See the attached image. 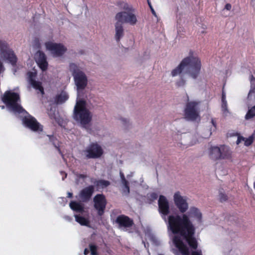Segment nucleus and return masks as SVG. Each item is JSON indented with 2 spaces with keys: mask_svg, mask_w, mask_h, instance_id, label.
Segmentation results:
<instances>
[{
  "mask_svg": "<svg viewBox=\"0 0 255 255\" xmlns=\"http://www.w3.org/2000/svg\"><path fill=\"white\" fill-rule=\"evenodd\" d=\"M191 219L201 223L202 214L199 209L191 207L187 214L169 215L168 217V229L174 235H179L186 241L189 247L194 250L198 248V242L194 237L196 228Z\"/></svg>",
  "mask_w": 255,
  "mask_h": 255,
  "instance_id": "f257e3e1",
  "label": "nucleus"
},
{
  "mask_svg": "<svg viewBox=\"0 0 255 255\" xmlns=\"http://www.w3.org/2000/svg\"><path fill=\"white\" fill-rule=\"evenodd\" d=\"M201 62L200 58L194 56V52L190 50L188 56L183 58L180 64L175 68L173 69L171 72L172 77L178 75L180 78L176 82L177 87H183L185 85L186 80L184 79V70L185 73L194 79H196L200 74L201 69Z\"/></svg>",
  "mask_w": 255,
  "mask_h": 255,
  "instance_id": "f03ea898",
  "label": "nucleus"
},
{
  "mask_svg": "<svg viewBox=\"0 0 255 255\" xmlns=\"http://www.w3.org/2000/svg\"><path fill=\"white\" fill-rule=\"evenodd\" d=\"M118 5L124 11L116 14V20L122 23H128L131 25H135L137 20L135 14V10L133 6L124 1L118 2Z\"/></svg>",
  "mask_w": 255,
  "mask_h": 255,
  "instance_id": "7ed1b4c3",
  "label": "nucleus"
},
{
  "mask_svg": "<svg viewBox=\"0 0 255 255\" xmlns=\"http://www.w3.org/2000/svg\"><path fill=\"white\" fill-rule=\"evenodd\" d=\"M2 102L7 108L15 114H25L28 113L18 104L20 102L19 95L11 91H5L1 97Z\"/></svg>",
  "mask_w": 255,
  "mask_h": 255,
  "instance_id": "20e7f679",
  "label": "nucleus"
},
{
  "mask_svg": "<svg viewBox=\"0 0 255 255\" xmlns=\"http://www.w3.org/2000/svg\"><path fill=\"white\" fill-rule=\"evenodd\" d=\"M84 100H78L74 108V119L83 126L88 124L92 120L90 112L86 107Z\"/></svg>",
  "mask_w": 255,
  "mask_h": 255,
  "instance_id": "39448f33",
  "label": "nucleus"
},
{
  "mask_svg": "<svg viewBox=\"0 0 255 255\" xmlns=\"http://www.w3.org/2000/svg\"><path fill=\"white\" fill-rule=\"evenodd\" d=\"M209 157L210 159L216 161L220 160H231L232 151L229 147L225 145L220 147L211 146L209 149Z\"/></svg>",
  "mask_w": 255,
  "mask_h": 255,
  "instance_id": "423d86ee",
  "label": "nucleus"
},
{
  "mask_svg": "<svg viewBox=\"0 0 255 255\" xmlns=\"http://www.w3.org/2000/svg\"><path fill=\"white\" fill-rule=\"evenodd\" d=\"M69 68L72 73L77 89L84 90L87 85V78L85 73L74 63L70 64Z\"/></svg>",
  "mask_w": 255,
  "mask_h": 255,
  "instance_id": "0eeeda50",
  "label": "nucleus"
},
{
  "mask_svg": "<svg viewBox=\"0 0 255 255\" xmlns=\"http://www.w3.org/2000/svg\"><path fill=\"white\" fill-rule=\"evenodd\" d=\"M0 55L12 66L16 65L17 58L13 50L9 47L8 44L4 40H0Z\"/></svg>",
  "mask_w": 255,
  "mask_h": 255,
  "instance_id": "6e6552de",
  "label": "nucleus"
},
{
  "mask_svg": "<svg viewBox=\"0 0 255 255\" xmlns=\"http://www.w3.org/2000/svg\"><path fill=\"white\" fill-rule=\"evenodd\" d=\"M83 152L87 159H97L102 156L104 151L101 146L96 142L91 143Z\"/></svg>",
  "mask_w": 255,
  "mask_h": 255,
  "instance_id": "1a4fd4ad",
  "label": "nucleus"
},
{
  "mask_svg": "<svg viewBox=\"0 0 255 255\" xmlns=\"http://www.w3.org/2000/svg\"><path fill=\"white\" fill-rule=\"evenodd\" d=\"M198 103L191 101L187 103L184 109V117L189 121H195L199 116L198 108Z\"/></svg>",
  "mask_w": 255,
  "mask_h": 255,
  "instance_id": "9d476101",
  "label": "nucleus"
},
{
  "mask_svg": "<svg viewBox=\"0 0 255 255\" xmlns=\"http://www.w3.org/2000/svg\"><path fill=\"white\" fill-rule=\"evenodd\" d=\"M45 47L50 51L54 57H61L67 51V48L62 43H56L52 42L45 43Z\"/></svg>",
  "mask_w": 255,
  "mask_h": 255,
  "instance_id": "9b49d317",
  "label": "nucleus"
},
{
  "mask_svg": "<svg viewBox=\"0 0 255 255\" xmlns=\"http://www.w3.org/2000/svg\"><path fill=\"white\" fill-rule=\"evenodd\" d=\"M173 200L176 207L178 209L182 215L186 213L188 209V204L186 197L181 196L179 191L176 192L173 195Z\"/></svg>",
  "mask_w": 255,
  "mask_h": 255,
  "instance_id": "f8f14e48",
  "label": "nucleus"
},
{
  "mask_svg": "<svg viewBox=\"0 0 255 255\" xmlns=\"http://www.w3.org/2000/svg\"><path fill=\"white\" fill-rule=\"evenodd\" d=\"M94 206L97 211L98 215L102 216L105 213L107 205V200L105 196L103 194H97L93 199Z\"/></svg>",
  "mask_w": 255,
  "mask_h": 255,
  "instance_id": "ddd939ff",
  "label": "nucleus"
},
{
  "mask_svg": "<svg viewBox=\"0 0 255 255\" xmlns=\"http://www.w3.org/2000/svg\"><path fill=\"white\" fill-rule=\"evenodd\" d=\"M22 121L26 128L33 131L39 132L43 130V126L37 121L35 118L29 115L28 116H24Z\"/></svg>",
  "mask_w": 255,
  "mask_h": 255,
  "instance_id": "4468645a",
  "label": "nucleus"
},
{
  "mask_svg": "<svg viewBox=\"0 0 255 255\" xmlns=\"http://www.w3.org/2000/svg\"><path fill=\"white\" fill-rule=\"evenodd\" d=\"M158 211L163 216H166L170 213L169 204L167 198L163 195H160L158 201Z\"/></svg>",
  "mask_w": 255,
  "mask_h": 255,
  "instance_id": "2eb2a0df",
  "label": "nucleus"
},
{
  "mask_svg": "<svg viewBox=\"0 0 255 255\" xmlns=\"http://www.w3.org/2000/svg\"><path fill=\"white\" fill-rule=\"evenodd\" d=\"M115 222L118 225L119 228H129L134 225L133 220L125 215L118 216Z\"/></svg>",
  "mask_w": 255,
  "mask_h": 255,
  "instance_id": "dca6fc26",
  "label": "nucleus"
},
{
  "mask_svg": "<svg viewBox=\"0 0 255 255\" xmlns=\"http://www.w3.org/2000/svg\"><path fill=\"white\" fill-rule=\"evenodd\" d=\"M95 191L93 185H89L82 189L79 193V198L83 202H87L91 198Z\"/></svg>",
  "mask_w": 255,
  "mask_h": 255,
  "instance_id": "f3484780",
  "label": "nucleus"
},
{
  "mask_svg": "<svg viewBox=\"0 0 255 255\" xmlns=\"http://www.w3.org/2000/svg\"><path fill=\"white\" fill-rule=\"evenodd\" d=\"M172 241L176 248L178 249L182 255H189L188 248L184 244L180 237L175 236L173 238Z\"/></svg>",
  "mask_w": 255,
  "mask_h": 255,
  "instance_id": "a211bd4d",
  "label": "nucleus"
},
{
  "mask_svg": "<svg viewBox=\"0 0 255 255\" xmlns=\"http://www.w3.org/2000/svg\"><path fill=\"white\" fill-rule=\"evenodd\" d=\"M36 62L39 67L43 71H46L48 68V62L46 56L44 53L41 51H38L36 54Z\"/></svg>",
  "mask_w": 255,
  "mask_h": 255,
  "instance_id": "6ab92c4d",
  "label": "nucleus"
},
{
  "mask_svg": "<svg viewBox=\"0 0 255 255\" xmlns=\"http://www.w3.org/2000/svg\"><path fill=\"white\" fill-rule=\"evenodd\" d=\"M29 81L31 86L36 90H38L40 91L41 94H44V88L42 86L41 82L39 81H36L33 77H35V73L33 72H29Z\"/></svg>",
  "mask_w": 255,
  "mask_h": 255,
  "instance_id": "aec40b11",
  "label": "nucleus"
},
{
  "mask_svg": "<svg viewBox=\"0 0 255 255\" xmlns=\"http://www.w3.org/2000/svg\"><path fill=\"white\" fill-rule=\"evenodd\" d=\"M115 39L117 42H119L121 38L124 36V29L123 23L118 21L115 24Z\"/></svg>",
  "mask_w": 255,
  "mask_h": 255,
  "instance_id": "412c9836",
  "label": "nucleus"
},
{
  "mask_svg": "<svg viewBox=\"0 0 255 255\" xmlns=\"http://www.w3.org/2000/svg\"><path fill=\"white\" fill-rule=\"evenodd\" d=\"M70 207L72 210L77 212L83 213L84 211V205L76 201H71L69 204Z\"/></svg>",
  "mask_w": 255,
  "mask_h": 255,
  "instance_id": "4be33fe9",
  "label": "nucleus"
},
{
  "mask_svg": "<svg viewBox=\"0 0 255 255\" xmlns=\"http://www.w3.org/2000/svg\"><path fill=\"white\" fill-rule=\"evenodd\" d=\"M68 99V95L65 93H62L56 95L55 98V102L57 104H62L64 103Z\"/></svg>",
  "mask_w": 255,
  "mask_h": 255,
  "instance_id": "5701e85b",
  "label": "nucleus"
},
{
  "mask_svg": "<svg viewBox=\"0 0 255 255\" xmlns=\"http://www.w3.org/2000/svg\"><path fill=\"white\" fill-rule=\"evenodd\" d=\"M93 182L97 188L101 187L104 188L108 187L110 184V182L109 181L103 179L95 180Z\"/></svg>",
  "mask_w": 255,
  "mask_h": 255,
  "instance_id": "b1692460",
  "label": "nucleus"
},
{
  "mask_svg": "<svg viewBox=\"0 0 255 255\" xmlns=\"http://www.w3.org/2000/svg\"><path fill=\"white\" fill-rule=\"evenodd\" d=\"M47 136L49 137L50 141L52 143L53 145L58 150V152L63 156V154L60 148V144L58 143H56V141H57V138L53 135H47Z\"/></svg>",
  "mask_w": 255,
  "mask_h": 255,
  "instance_id": "393cba45",
  "label": "nucleus"
},
{
  "mask_svg": "<svg viewBox=\"0 0 255 255\" xmlns=\"http://www.w3.org/2000/svg\"><path fill=\"white\" fill-rule=\"evenodd\" d=\"M75 218L76 221L82 226H88L89 224L88 220L82 216L75 215Z\"/></svg>",
  "mask_w": 255,
  "mask_h": 255,
  "instance_id": "a878e982",
  "label": "nucleus"
},
{
  "mask_svg": "<svg viewBox=\"0 0 255 255\" xmlns=\"http://www.w3.org/2000/svg\"><path fill=\"white\" fill-rule=\"evenodd\" d=\"M89 247L91 252V255H98L97 252L98 247L97 246L93 244H90Z\"/></svg>",
  "mask_w": 255,
  "mask_h": 255,
  "instance_id": "bb28decb",
  "label": "nucleus"
},
{
  "mask_svg": "<svg viewBox=\"0 0 255 255\" xmlns=\"http://www.w3.org/2000/svg\"><path fill=\"white\" fill-rule=\"evenodd\" d=\"M255 116V105L252 107L246 115V119H251Z\"/></svg>",
  "mask_w": 255,
  "mask_h": 255,
  "instance_id": "cd10ccee",
  "label": "nucleus"
},
{
  "mask_svg": "<svg viewBox=\"0 0 255 255\" xmlns=\"http://www.w3.org/2000/svg\"><path fill=\"white\" fill-rule=\"evenodd\" d=\"M255 139L254 134H253L251 136L249 137V138H245V140H244L245 141V145L247 146H249L251 145L253 142H254Z\"/></svg>",
  "mask_w": 255,
  "mask_h": 255,
  "instance_id": "c85d7f7f",
  "label": "nucleus"
},
{
  "mask_svg": "<svg viewBox=\"0 0 255 255\" xmlns=\"http://www.w3.org/2000/svg\"><path fill=\"white\" fill-rule=\"evenodd\" d=\"M122 182L125 188L124 192H125L127 195L128 194L130 191L128 182L127 180H125V181Z\"/></svg>",
  "mask_w": 255,
  "mask_h": 255,
  "instance_id": "c756f323",
  "label": "nucleus"
},
{
  "mask_svg": "<svg viewBox=\"0 0 255 255\" xmlns=\"http://www.w3.org/2000/svg\"><path fill=\"white\" fill-rule=\"evenodd\" d=\"M219 199H220V202H223L226 201L228 200V196L227 195L224 194L221 191H220Z\"/></svg>",
  "mask_w": 255,
  "mask_h": 255,
  "instance_id": "7c9ffc66",
  "label": "nucleus"
},
{
  "mask_svg": "<svg viewBox=\"0 0 255 255\" xmlns=\"http://www.w3.org/2000/svg\"><path fill=\"white\" fill-rule=\"evenodd\" d=\"M84 90L82 89H77V98L79 99V100H84Z\"/></svg>",
  "mask_w": 255,
  "mask_h": 255,
  "instance_id": "2f4dec72",
  "label": "nucleus"
},
{
  "mask_svg": "<svg viewBox=\"0 0 255 255\" xmlns=\"http://www.w3.org/2000/svg\"><path fill=\"white\" fill-rule=\"evenodd\" d=\"M222 109L224 112L228 111V105L227 101H222Z\"/></svg>",
  "mask_w": 255,
  "mask_h": 255,
  "instance_id": "473e14b6",
  "label": "nucleus"
},
{
  "mask_svg": "<svg viewBox=\"0 0 255 255\" xmlns=\"http://www.w3.org/2000/svg\"><path fill=\"white\" fill-rule=\"evenodd\" d=\"M150 198L152 200H156L157 197H158V195L155 192H152L149 195V196Z\"/></svg>",
  "mask_w": 255,
  "mask_h": 255,
  "instance_id": "72a5a7b5",
  "label": "nucleus"
},
{
  "mask_svg": "<svg viewBox=\"0 0 255 255\" xmlns=\"http://www.w3.org/2000/svg\"><path fill=\"white\" fill-rule=\"evenodd\" d=\"M191 255H202L201 250L193 251L191 252Z\"/></svg>",
  "mask_w": 255,
  "mask_h": 255,
  "instance_id": "f704fd0d",
  "label": "nucleus"
},
{
  "mask_svg": "<svg viewBox=\"0 0 255 255\" xmlns=\"http://www.w3.org/2000/svg\"><path fill=\"white\" fill-rule=\"evenodd\" d=\"M245 140V137L242 136H239L237 139V140L236 141V143L237 144H239L240 143H241L242 141H244Z\"/></svg>",
  "mask_w": 255,
  "mask_h": 255,
  "instance_id": "c9c22d12",
  "label": "nucleus"
},
{
  "mask_svg": "<svg viewBox=\"0 0 255 255\" xmlns=\"http://www.w3.org/2000/svg\"><path fill=\"white\" fill-rule=\"evenodd\" d=\"M232 8V5L230 3H227L224 7L225 9L230 10Z\"/></svg>",
  "mask_w": 255,
  "mask_h": 255,
  "instance_id": "e433bc0d",
  "label": "nucleus"
},
{
  "mask_svg": "<svg viewBox=\"0 0 255 255\" xmlns=\"http://www.w3.org/2000/svg\"><path fill=\"white\" fill-rule=\"evenodd\" d=\"M4 70V68L2 62L0 60V73L3 72Z\"/></svg>",
  "mask_w": 255,
  "mask_h": 255,
  "instance_id": "4c0bfd02",
  "label": "nucleus"
},
{
  "mask_svg": "<svg viewBox=\"0 0 255 255\" xmlns=\"http://www.w3.org/2000/svg\"><path fill=\"white\" fill-rule=\"evenodd\" d=\"M120 177H121L122 182L127 180L125 177L124 174L123 172H120Z\"/></svg>",
  "mask_w": 255,
  "mask_h": 255,
  "instance_id": "58836bf2",
  "label": "nucleus"
},
{
  "mask_svg": "<svg viewBox=\"0 0 255 255\" xmlns=\"http://www.w3.org/2000/svg\"><path fill=\"white\" fill-rule=\"evenodd\" d=\"M226 101V93L223 90L222 93V101Z\"/></svg>",
  "mask_w": 255,
  "mask_h": 255,
  "instance_id": "ea45409f",
  "label": "nucleus"
},
{
  "mask_svg": "<svg viewBox=\"0 0 255 255\" xmlns=\"http://www.w3.org/2000/svg\"><path fill=\"white\" fill-rule=\"evenodd\" d=\"M79 178L85 179L87 178V175L83 174H79L77 175Z\"/></svg>",
  "mask_w": 255,
  "mask_h": 255,
  "instance_id": "a19ab883",
  "label": "nucleus"
},
{
  "mask_svg": "<svg viewBox=\"0 0 255 255\" xmlns=\"http://www.w3.org/2000/svg\"><path fill=\"white\" fill-rule=\"evenodd\" d=\"M89 253V250L87 249V248H86L84 249V255H87Z\"/></svg>",
  "mask_w": 255,
  "mask_h": 255,
  "instance_id": "79ce46f5",
  "label": "nucleus"
},
{
  "mask_svg": "<svg viewBox=\"0 0 255 255\" xmlns=\"http://www.w3.org/2000/svg\"><path fill=\"white\" fill-rule=\"evenodd\" d=\"M67 197L68 198H71L73 197V193H71V192H68V196H67Z\"/></svg>",
  "mask_w": 255,
  "mask_h": 255,
  "instance_id": "37998d69",
  "label": "nucleus"
},
{
  "mask_svg": "<svg viewBox=\"0 0 255 255\" xmlns=\"http://www.w3.org/2000/svg\"><path fill=\"white\" fill-rule=\"evenodd\" d=\"M251 4L253 6H255V0H251Z\"/></svg>",
  "mask_w": 255,
  "mask_h": 255,
  "instance_id": "c03bdc74",
  "label": "nucleus"
},
{
  "mask_svg": "<svg viewBox=\"0 0 255 255\" xmlns=\"http://www.w3.org/2000/svg\"><path fill=\"white\" fill-rule=\"evenodd\" d=\"M151 11L153 15H154L155 16H156V12H155V10H154V9H152Z\"/></svg>",
  "mask_w": 255,
  "mask_h": 255,
  "instance_id": "a18cd8bd",
  "label": "nucleus"
},
{
  "mask_svg": "<svg viewBox=\"0 0 255 255\" xmlns=\"http://www.w3.org/2000/svg\"><path fill=\"white\" fill-rule=\"evenodd\" d=\"M251 83L253 84L254 82H255V78L253 77V76H252V79H251Z\"/></svg>",
  "mask_w": 255,
  "mask_h": 255,
  "instance_id": "49530a36",
  "label": "nucleus"
},
{
  "mask_svg": "<svg viewBox=\"0 0 255 255\" xmlns=\"http://www.w3.org/2000/svg\"><path fill=\"white\" fill-rule=\"evenodd\" d=\"M147 2L149 7L152 6L151 2L149 0L147 1Z\"/></svg>",
  "mask_w": 255,
  "mask_h": 255,
  "instance_id": "de8ad7c7",
  "label": "nucleus"
},
{
  "mask_svg": "<svg viewBox=\"0 0 255 255\" xmlns=\"http://www.w3.org/2000/svg\"><path fill=\"white\" fill-rule=\"evenodd\" d=\"M212 123L214 127H216L215 122L213 120H212Z\"/></svg>",
  "mask_w": 255,
  "mask_h": 255,
  "instance_id": "09e8293b",
  "label": "nucleus"
},
{
  "mask_svg": "<svg viewBox=\"0 0 255 255\" xmlns=\"http://www.w3.org/2000/svg\"><path fill=\"white\" fill-rule=\"evenodd\" d=\"M123 123L124 124H126L127 123V120L126 119H123Z\"/></svg>",
  "mask_w": 255,
  "mask_h": 255,
  "instance_id": "8fccbe9b",
  "label": "nucleus"
},
{
  "mask_svg": "<svg viewBox=\"0 0 255 255\" xmlns=\"http://www.w3.org/2000/svg\"><path fill=\"white\" fill-rule=\"evenodd\" d=\"M66 176H67V174H65V177H63V180H64V178H66Z\"/></svg>",
  "mask_w": 255,
  "mask_h": 255,
  "instance_id": "3c124183",
  "label": "nucleus"
},
{
  "mask_svg": "<svg viewBox=\"0 0 255 255\" xmlns=\"http://www.w3.org/2000/svg\"><path fill=\"white\" fill-rule=\"evenodd\" d=\"M150 10H152V9H153V8L152 6H150Z\"/></svg>",
  "mask_w": 255,
  "mask_h": 255,
  "instance_id": "603ef678",
  "label": "nucleus"
},
{
  "mask_svg": "<svg viewBox=\"0 0 255 255\" xmlns=\"http://www.w3.org/2000/svg\"><path fill=\"white\" fill-rule=\"evenodd\" d=\"M1 108L2 109H4V106H1Z\"/></svg>",
  "mask_w": 255,
  "mask_h": 255,
  "instance_id": "864d4df0",
  "label": "nucleus"
},
{
  "mask_svg": "<svg viewBox=\"0 0 255 255\" xmlns=\"http://www.w3.org/2000/svg\"><path fill=\"white\" fill-rule=\"evenodd\" d=\"M162 218H164V219H165V216H163L162 215Z\"/></svg>",
  "mask_w": 255,
  "mask_h": 255,
  "instance_id": "5fc2aeb1",
  "label": "nucleus"
},
{
  "mask_svg": "<svg viewBox=\"0 0 255 255\" xmlns=\"http://www.w3.org/2000/svg\"><path fill=\"white\" fill-rule=\"evenodd\" d=\"M161 255V254H160V255Z\"/></svg>",
  "mask_w": 255,
  "mask_h": 255,
  "instance_id": "6e6d98bb",
  "label": "nucleus"
}]
</instances>
